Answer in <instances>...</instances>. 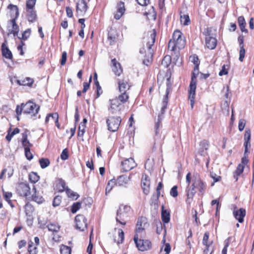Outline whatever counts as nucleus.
Wrapping results in <instances>:
<instances>
[{"mask_svg": "<svg viewBox=\"0 0 254 254\" xmlns=\"http://www.w3.org/2000/svg\"><path fill=\"white\" fill-rule=\"evenodd\" d=\"M251 138V130L249 128H246L244 135L245 141H250Z\"/></svg>", "mask_w": 254, "mask_h": 254, "instance_id": "0e129e2a", "label": "nucleus"}, {"mask_svg": "<svg viewBox=\"0 0 254 254\" xmlns=\"http://www.w3.org/2000/svg\"><path fill=\"white\" fill-rule=\"evenodd\" d=\"M76 228L81 231H84L87 228V220L83 215H77L75 218Z\"/></svg>", "mask_w": 254, "mask_h": 254, "instance_id": "f8f14e48", "label": "nucleus"}, {"mask_svg": "<svg viewBox=\"0 0 254 254\" xmlns=\"http://www.w3.org/2000/svg\"><path fill=\"white\" fill-rule=\"evenodd\" d=\"M191 180V174L188 173L186 176V182L188 186L186 188V193L187 198L186 202L188 204H190L192 200L193 196L195 194L194 189L198 190L200 194L202 195L204 193L206 188V184L201 180L198 174H194L192 180V186H190Z\"/></svg>", "mask_w": 254, "mask_h": 254, "instance_id": "f257e3e1", "label": "nucleus"}, {"mask_svg": "<svg viewBox=\"0 0 254 254\" xmlns=\"http://www.w3.org/2000/svg\"><path fill=\"white\" fill-rule=\"evenodd\" d=\"M129 181L130 177L126 175H121L115 181V183L116 186L124 187L127 185Z\"/></svg>", "mask_w": 254, "mask_h": 254, "instance_id": "4be33fe9", "label": "nucleus"}, {"mask_svg": "<svg viewBox=\"0 0 254 254\" xmlns=\"http://www.w3.org/2000/svg\"><path fill=\"white\" fill-rule=\"evenodd\" d=\"M19 129L18 128H15L14 130L11 132H10L9 131H8V133L7 135L6 136V139L8 141H10L12 138V137L15 134L18 133L19 132Z\"/></svg>", "mask_w": 254, "mask_h": 254, "instance_id": "ea45409f", "label": "nucleus"}, {"mask_svg": "<svg viewBox=\"0 0 254 254\" xmlns=\"http://www.w3.org/2000/svg\"><path fill=\"white\" fill-rule=\"evenodd\" d=\"M91 80H92V76L90 75V78H89V82H85L83 83V89L82 90V92L83 93H85L87 91V90L89 89V88L90 87V83L91 82Z\"/></svg>", "mask_w": 254, "mask_h": 254, "instance_id": "680f3d73", "label": "nucleus"}, {"mask_svg": "<svg viewBox=\"0 0 254 254\" xmlns=\"http://www.w3.org/2000/svg\"><path fill=\"white\" fill-rule=\"evenodd\" d=\"M22 143L24 148V150L29 149L32 146V144L27 139V132L25 131L22 134Z\"/></svg>", "mask_w": 254, "mask_h": 254, "instance_id": "b1692460", "label": "nucleus"}, {"mask_svg": "<svg viewBox=\"0 0 254 254\" xmlns=\"http://www.w3.org/2000/svg\"><path fill=\"white\" fill-rule=\"evenodd\" d=\"M30 34H31V29L29 28V29H26L25 31H24L23 32L21 37H18V38L19 39H21L23 40H26L30 36Z\"/></svg>", "mask_w": 254, "mask_h": 254, "instance_id": "49530a36", "label": "nucleus"}, {"mask_svg": "<svg viewBox=\"0 0 254 254\" xmlns=\"http://www.w3.org/2000/svg\"><path fill=\"white\" fill-rule=\"evenodd\" d=\"M162 139H155L154 145L152 147V151H158L161 152L162 151Z\"/></svg>", "mask_w": 254, "mask_h": 254, "instance_id": "7c9ffc66", "label": "nucleus"}, {"mask_svg": "<svg viewBox=\"0 0 254 254\" xmlns=\"http://www.w3.org/2000/svg\"><path fill=\"white\" fill-rule=\"evenodd\" d=\"M169 88H167L166 91V94L164 96L163 101H162V106L161 109V113L159 114L158 116V122L155 125V134L156 136H157L158 134L159 133V125L161 123L162 120L163 118V115L165 112V110L167 108L168 101V94H169Z\"/></svg>", "mask_w": 254, "mask_h": 254, "instance_id": "20e7f679", "label": "nucleus"}, {"mask_svg": "<svg viewBox=\"0 0 254 254\" xmlns=\"http://www.w3.org/2000/svg\"><path fill=\"white\" fill-rule=\"evenodd\" d=\"M24 112V104L22 103L20 106H17L16 109V113L17 115H20L22 112Z\"/></svg>", "mask_w": 254, "mask_h": 254, "instance_id": "338daca9", "label": "nucleus"}, {"mask_svg": "<svg viewBox=\"0 0 254 254\" xmlns=\"http://www.w3.org/2000/svg\"><path fill=\"white\" fill-rule=\"evenodd\" d=\"M150 184L149 177L146 175H143L142 177L141 186L145 194H148L149 192Z\"/></svg>", "mask_w": 254, "mask_h": 254, "instance_id": "6ab92c4d", "label": "nucleus"}, {"mask_svg": "<svg viewBox=\"0 0 254 254\" xmlns=\"http://www.w3.org/2000/svg\"><path fill=\"white\" fill-rule=\"evenodd\" d=\"M238 22L241 31L247 33L248 30L245 28L246 22L244 17L242 16H239L238 19Z\"/></svg>", "mask_w": 254, "mask_h": 254, "instance_id": "cd10ccee", "label": "nucleus"}, {"mask_svg": "<svg viewBox=\"0 0 254 254\" xmlns=\"http://www.w3.org/2000/svg\"><path fill=\"white\" fill-rule=\"evenodd\" d=\"M36 0H27L26 2L27 8L29 9H32L36 3Z\"/></svg>", "mask_w": 254, "mask_h": 254, "instance_id": "864d4df0", "label": "nucleus"}, {"mask_svg": "<svg viewBox=\"0 0 254 254\" xmlns=\"http://www.w3.org/2000/svg\"><path fill=\"white\" fill-rule=\"evenodd\" d=\"M122 169L124 172H127L136 166L132 158L126 159L122 162Z\"/></svg>", "mask_w": 254, "mask_h": 254, "instance_id": "2eb2a0df", "label": "nucleus"}, {"mask_svg": "<svg viewBox=\"0 0 254 254\" xmlns=\"http://www.w3.org/2000/svg\"><path fill=\"white\" fill-rule=\"evenodd\" d=\"M39 176L36 173L31 172L29 175V179L31 182L35 183L39 180Z\"/></svg>", "mask_w": 254, "mask_h": 254, "instance_id": "58836bf2", "label": "nucleus"}, {"mask_svg": "<svg viewBox=\"0 0 254 254\" xmlns=\"http://www.w3.org/2000/svg\"><path fill=\"white\" fill-rule=\"evenodd\" d=\"M233 207V214L234 217L239 223H243L246 214V210L242 208L238 209L236 205H234Z\"/></svg>", "mask_w": 254, "mask_h": 254, "instance_id": "4468645a", "label": "nucleus"}, {"mask_svg": "<svg viewBox=\"0 0 254 254\" xmlns=\"http://www.w3.org/2000/svg\"><path fill=\"white\" fill-rule=\"evenodd\" d=\"M168 49L171 51H175L178 49L173 39H171L168 43Z\"/></svg>", "mask_w": 254, "mask_h": 254, "instance_id": "3c124183", "label": "nucleus"}, {"mask_svg": "<svg viewBox=\"0 0 254 254\" xmlns=\"http://www.w3.org/2000/svg\"><path fill=\"white\" fill-rule=\"evenodd\" d=\"M39 163L42 169L47 167L50 165V161L47 158H42L40 159Z\"/></svg>", "mask_w": 254, "mask_h": 254, "instance_id": "c03bdc74", "label": "nucleus"}, {"mask_svg": "<svg viewBox=\"0 0 254 254\" xmlns=\"http://www.w3.org/2000/svg\"><path fill=\"white\" fill-rule=\"evenodd\" d=\"M67 59V53L66 52H64L62 53V59L61 61V64L62 65H64L65 64Z\"/></svg>", "mask_w": 254, "mask_h": 254, "instance_id": "774afa93", "label": "nucleus"}, {"mask_svg": "<svg viewBox=\"0 0 254 254\" xmlns=\"http://www.w3.org/2000/svg\"><path fill=\"white\" fill-rule=\"evenodd\" d=\"M67 195L68 197L72 198L73 199H77L79 197V195L76 192L71 190H68L67 191Z\"/></svg>", "mask_w": 254, "mask_h": 254, "instance_id": "13d9d810", "label": "nucleus"}, {"mask_svg": "<svg viewBox=\"0 0 254 254\" xmlns=\"http://www.w3.org/2000/svg\"><path fill=\"white\" fill-rule=\"evenodd\" d=\"M17 193L21 196L26 197L30 194V188L28 184L24 183L19 184L16 188Z\"/></svg>", "mask_w": 254, "mask_h": 254, "instance_id": "9b49d317", "label": "nucleus"}, {"mask_svg": "<svg viewBox=\"0 0 254 254\" xmlns=\"http://www.w3.org/2000/svg\"><path fill=\"white\" fill-rule=\"evenodd\" d=\"M172 38L175 42L179 50L184 48L185 45V40L184 38L182 36V34L180 31L176 30L173 33Z\"/></svg>", "mask_w": 254, "mask_h": 254, "instance_id": "9d476101", "label": "nucleus"}, {"mask_svg": "<svg viewBox=\"0 0 254 254\" xmlns=\"http://www.w3.org/2000/svg\"><path fill=\"white\" fill-rule=\"evenodd\" d=\"M240 50L239 52V61L241 62H243L244 60V58L245 55V50L244 49V46H242V47H240Z\"/></svg>", "mask_w": 254, "mask_h": 254, "instance_id": "603ef678", "label": "nucleus"}, {"mask_svg": "<svg viewBox=\"0 0 254 254\" xmlns=\"http://www.w3.org/2000/svg\"><path fill=\"white\" fill-rule=\"evenodd\" d=\"M156 32L154 29L148 33L143 38V47L139 50L141 54H144L143 64L147 66L152 62L153 50L151 49L155 41Z\"/></svg>", "mask_w": 254, "mask_h": 254, "instance_id": "f03ea898", "label": "nucleus"}, {"mask_svg": "<svg viewBox=\"0 0 254 254\" xmlns=\"http://www.w3.org/2000/svg\"><path fill=\"white\" fill-rule=\"evenodd\" d=\"M60 252L61 254H71V248L69 247L62 245L61 247Z\"/></svg>", "mask_w": 254, "mask_h": 254, "instance_id": "a18cd8bd", "label": "nucleus"}, {"mask_svg": "<svg viewBox=\"0 0 254 254\" xmlns=\"http://www.w3.org/2000/svg\"><path fill=\"white\" fill-rule=\"evenodd\" d=\"M9 6H12L16 10V17L8 22V35L12 34L14 37L17 36L19 31V26L16 23V19L17 18L19 13L18 7L16 5L10 4Z\"/></svg>", "mask_w": 254, "mask_h": 254, "instance_id": "39448f33", "label": "nucleus"}, {"mask_svg": "<svg viewBox=\"0 0 254 254\" xmlns=\"http://www.w3.org/2000/svg\"><path fill=\"white\" fill-rule=\"evenodd\" d=\"M80 207H81V203L80 202H77L74 203L71 206V211L72 213H76L77 212V211L79 209Z\"/></svg>", "mask_w": 254, "mask_h": 254, "instance_id": "8fccbe9b", "label": "nucleus"}, {"mask_svg": "<svg viewBox=\"0 0 254 254\" xmlns=\"http://www.w3.org/2000/svg\"><path fill=\"white\" fill-rule=\"evenodd\" d=\"M205 44L206 47L211 50L214 49L217 45V40L215 38L207 36L205 38Z\"/></svg>", "mask_w": 254, "mask_h": 254, "instance_id": "5701e85b", "label": "nucleus"}, {"mask_svg": "<svg viewBox=\"0 0 254 254\" xmlns=\"http://www.w3.org/2000/svg\"><path fill=\"white\" fill-rule=\"evenodd\" d=\"M116 185L115 181L114 180H111L108 182L106 188V194H107L109 193L114 186Z\"/></svg>", "mask_w": 254, "mask_h": 254, "instance_id": "a19ab883", "label": "nucleus"}, {"mask_svg": "<svg viewBox=\"0 0 254 254\" xmlns=\"http://www.w3.org/2000/svg\"><path fill=\"white\" fill-rule=\"evenodd\" d=\"M2 54L3 57L8 59H11L12 55L11 51L8 49L5 43H3L1 46Z\"/></svg>", "mask_w": 254, "mask_h": 254, "instance_id": "393cba45", "label": "nucleus"}, {"mask_svg": "<svg viewBox=\"0 0 254 254\" xmlns=\"http://www.w3.org/2000/svg\"><path fill=\"white\" fill-rule=\"evenodd\" d=\"M16 82L19 85L30 86L33 83V80L29 77H26L24 79L17 80Z\"/></svg>", "mask_w": 254, "mask_h": 254, "instance_id": "bb28decb", "label": "nucleus"}, {"mask_svg": "<svg viewBox=\"0 0 254 254\" xmlns=\"http://www.w3.org/2000/svg\"><path fill=\"white\" fill-rule=\"evenodd\" d=\"M148 226L146 218L141 217L138 219L136 228V234L135 235L139 236L140 238H143L145 236V229Z\"/></svg>", "mask_w": 254, "mask_h": 254, "instance_id": "6e6552de", "label": "nucleus"}, {"mask_svg": "<svg viewBox=\"0 0 254 254\" xmlns=\"http://www.w3.org/2000/svg\"><path fill=\"white\" fill-rule=\"evenodd\" d=\"M39 110L40 106L31 101L24 104V113L30 114L32 117H35Z\"/></svg>", "mask_w": 254, "mask_h": 254, "instance_id": "0eeeda50", "label": "nucleus"}, {"mask_svg": "<svg viewBox=\"0 0 254 254\" xmlns=\"http://www.w3.org/2000/svg\"><path fill=\"white\" fill-rule=\"evenodd\" d=\"M124 240V233L122 229L118 230V235L114 238V242L118 244L123 243Z\"/></svg>", "mask_w": 254, "mask_h": 254, "instance_id": "a878e982", "label": "nucleus"}, {"mask_svg": "<svg viewBox=\"0 0 254 254\" xmlns=\"http://www.w3.org/2000/svg\"><path fill=\"white\" fill-rule=\"evenodd\" d=\"M177 188H178L177 186H175L171 189L170 193L172 196H173L174 197H176L178 196V190H177Z\"/></svg>", "mask_w": 254, "mask_h": 254, "instance_id": "4d7b16f0", "label": "nucleus"}, {"mask_svg": "<svg viewBox=\"0 0 254 254\" xmlns=\"http://www.w3.org/2000/svg\"><path fill=\"white\" fill-rule=\"evenodd\" d=\"M61 200H62L61 196L58 195V196H56V197H55L54 200H53V206L54 207H56V206H58L60 205V204H61Z\"/></svg>", "mask_w": 254, "mask_h": 254, "instance_id": "5fc2aeb1", "label": "nucleus"}, {"mask_svg": "<svg viewBox=\"0 0 254 254\" xmlns=\"http://www.w3.org/2000/svg\"><path fill=\"white\" fill-rule=\"evenodd\" d=\"M68 158V153L67 149H64L63 150L61 154V158L63 160H65Z\"/></svg>", "mask_w": 254, "mask_h": 254, "instance_id": "e2e57ef3", "label": "nucleus"}, {"mask_svg": "<svg viewBox=\"0 0 254 254\" xmlns=\"http://www.w3.org/2000/svg\"><path fill=\"white\" fill-rule=\"evenodd\" d=\"M246 125V121L244 119H241L239 121L238 127L240 131L243 130Z\"/></svg>", "mask_w": 254, "mask_h": 254, "instance_id": "6e6d98bb", "label": "nucleus"}, {"mask_svg": "<svg viewBox=\"0 0 254 254\" xmlns=\"http://www.w3.org/2000/svg\"><path fill=\"white\" fill-rule=\"evenodd\" d=\"M118 85L120 92H127V91L129 90L130 87V85L128 83V79L125 78L119 80Z\"/></svg>", "mask_w": 254, "mask_h": 254, "instance_id": "f3484780", "label": "nucleus"}, {"mask_svg": "<svg viewBox=\"0 0 254 254\" xmlns=\"http://www.w3.org/2000/svg\"><path fill=\"white\" fill-rule=\"evenodd\" d=\"M121 103L117 98L110 99L108 106V111L112 114H116L121 110Z\"/></svg>", "mask_w": 254, "mask_h": 254, "instance_id": "ddd939ff", "label": "nucleus"}, {"mask_svg": "<svg viewBox=\"0 0 254 254\" xmlns=\"http://www.w3.org/2000/svg\"><path fill=\"white\" fill-rule=\"evenodd\" d=\"M180 21L181 24L185 26L188 25L190 22L189 16L188 14H182V12L180 13Z\"/></svg>", "mask_w": 254, "mask_h": 254, "instance_id": "2f4dec72", "label": "nucleus"}, {"mask_svg": "<svg viewBox=\"0 0 254 254\" xmlns=\"http://www.w3.org/2000/svg\"><path fill=\"white\" fill-rule=\"evenodd\" d=\"M199 74L198 66H194L193 70L192 72L191 82L190 85V88L196 89V77Z\"/></svg>", "mask_w": 254, "mask_h": 254, "instance_id": "aec40b11", "label": "nucleus"}, {"mask_svg": "<svg viewBox=\"0 0 254 254\" xmlns=\"http://www.w3.org/2000/svg\"><path fill=\"white\" fill-rule=\"evenodd\" d=\"M27 17L29 22H33L36 21L37 18L36 12L32 9H29L27 11Z\"/></svg>", "mask_w": 254, "mask_h": 254, "instance_id": "473e14b6", "label": "nucleus"}, {"mask_svg": "<svg viewBox=\"0 0 254 254\" xmlns=\"http://www.w3.org/2000/svg\"><path fill=\"white\" fill-rule=\"evenodd\" d=\"M154 165L153 160H151L150 159H148L145 164V167L146 169H147L148 170L152 169L153 168Z\"/></svg>", "mask_w": 254, "mask_h": 254, "instance_id": "052dcab7", "label": "nucleus"}, {"mask_svg": "<svg viewBox=\"0 0 254 254\" xmlns=\"http://www.w3.org/2000/svg\"><path fill=\"white\" fill-rule=\"evenodd\" d=\"M111 63L112 64V70L116 75L120 76L123 72L121 64L117 61L116 59H113Z\"/></svg>", "mask_w": 254, "mask_h": 254, "instance_id": "412c9836", "label": "nucleus"}, {"mask_svg": "<svg viewBox=\"0 0 254 254\" xmlns=\"http://www.w3.org/2000/svg\"><path fill=\"white\" fill-rule=\"evenodd\" d=\"M209 233L208 232L205 233L203 240H202V244L205 246H207L208 245L211 244V245H212L213 242L212 241H209Z\"/></svg>", "mask_w": 254, "mask_h": 254, "instance_id": "79ce46f5", "label": "nucleus"}, {"mask_svg": "<svg viewBox=\"0 0 254 254\" xmlns=\"http://www.w3.org/2000/svg\"><path fill=\"white\" fill-rule=\"evenodd\" d=\"M171 62V58L170 56H166L162 61V64L164 67H168Z\"/></svg>", "mask_w": 254, "mask_h": 254, "instance_id": "37998d69", "label": "nucleus"}, {"mask_svg": "<svg viewBox=\"0 0 254 254\" xmlns=\"http://www.w3.org/2000/svg\"><path fill=\"white\" fill-rule=\"evenodd\" d=\"M121 122V119L120 117H111L108 118L106 121L108 129L113 132L118 130Z\"/></svg>", "mask_w": 254, "mask_h": 254, "instance_id": "1a4fd4ad", "label": "nucleus"}, {"mask_svg": "<svg viewBox=\"0 0 254 254\" xmlns=\"http://www.w3.org/2000/svg\"><path fill=\"white\" fill-rule=\"evenodd\" d=\"M228 66L226 65H223L222 68V69L220 71L219 73V76H222L223 75H226L228 73Z\"/></svg>", "mask_w": 254, "mask_h": 254, "instance_id": "69168bd1", "label": "nucleus"}, {"mask_svg": "<svg viewBox=\"0 0 254 254\" xmlns=\"http://www.w3.org/2000/svg\"><path fill=\"white\" fill-rule=\"evenodd\" d=\"M140 238L139 236L134 235L133 240L136 246L139 251L144 252L151 249L152 244L151 242L148 240H143Z\"/></svg>", "mask_w": 254, "mask_h": 254, "instance_id": "423d86ee", "label": "nucleus"}, {"mask_svg": "<svg viewBox=\"0 0 254 254\" xmlns=\"http://www.w3.org/2000/svg\"><path fill=\"white\" fill-rule=\"evenodd\" d=\"M4 197L5 200L9 204L11 207H13L11 201L10 200L12 197V193L10 192H3Z\"/></svg>", "mask_w": 254, "mask_h": 254, "instance_id": "de8ad7c7", "label": "nucleus"}, {"mask_svg": "<svg viewBox=\"0 0 254 254\" xmlns=\"http://www.w3.org/2000/svg\"><path fill=\"white\" fill-rule=\"evenodd\" d=\"M47 228L50 231L57 232L59 231L60 227L57 224L51 223L47 225Z\"/></svg>", "mask_w": 254, "mask_h": 254, "instance_id": "e433bc0d", "label": "nucleus"}, {"mask_svg": "<svg viewBox=\"0 0 254 254\" xmlns=\"http://www.w3.org/2000/svg\"><path fill=\"white\" fill-rule=\"evenodd\" d=\"M161 218L162 221L165 223H167L170 220V213L167 210L164 209V206H162Z\"/></svg>", "mask_w": 254, "mask_h": 254, "instance_id": "c85d7f7f", "label": "nucleus"}, {"mask_svg": "<svg viewBox=\"0 0 254 254\" xmlns=\"http://www.w3.org/2000/svg\"><path fill=\"white\" fill-rule=\"evenodd\" d=\"M213 250L214 248L213 246L211 245V244H209L207 246L205 247L203 253L204 254H211L213 252Z\"/></svg>", "mask_w": 254, "mask_h": 254, "instance_id": "09e8293b", "label": "nucleus"}, {"mask_svg": "<svg viewBox=\"0 0 254 254\" xmlns=\"http://www.w3.org/2000/svg\"><path fill=\"white\" fill-rule=\"evenodd\" d=\"M87 10V5L84 0H79L76 3V12L78 16H83Z\"/></svg>", "mask_w": 254, "mask_h": 254, "instance_id": "dca6fc26", "label": "nucleus"}, {"mask_svg": "<svg viewBox=\"0 0 254 254\" xmlns=\"http://www.w3.org/2000/svg\"><path fill=\"white\" fill-rule=\"evenodd\" d=\"M85 125L84 124H80L78 128V135L83 136L85 132Z\"/></svg>", "mask_w": 254, "mask_h": 254, "instance_id": "bf43d9fd", "label": "nucleus"}, {"mask_svg": "<svg viewBox=\"0 0 254 254\" xmlns=\"http://www.w3.org/2000/svg\"><path fill=\"white\" fill-rule=\"evenodd\" d=\"M165 241V237H164L162 241V243L163 245L161 247L160 251L161 252H164V254H169L171 251V246L169 243H166Z\"/></svg>", "mask_w": 254, "mask_h": 254, "instance_id": "c756f323", "label": "nucleus"}, {"mask_svg": "<svg viewBox=\"0 0 254 254\" xmlns=\"http://www.w3.org/2000/svg\"><path fill=\"white\" fill-rule=\"evenodd\" d=\"M125 10L126 9L124 2L120 1L117 4V11L114 14V18L117 20L120 19L124 14Z\"/></svg>", "mask_w": 254, "mask_h": 254, "instance_id": "a211bd4d", "label": "nucleus"}, {"mask_svg": "<svg viewBox=\"0 0 254 254\" xmlns=\"http://www.w3.org/2000/svg\"><path fill=\"white\" fill-rule=\"evenodd\" d=\"M195 89H193L192 90V89L190 88V91H189V99L190 100L191 107L192 109L193 107V104L194 103V97H195Z\"/></svg>", "mask_w": 254, "mask_h": 254, "instance_id": "c9c22d12", "label": "nucleus"}, {"mask_svg": "<svg viewBox=\"0 0 254 254\" xmlns=\"http://www.w3.org/2000/svg\"><path fill=\"white\" fill-rule=\"evenodd\" d=\"M131 211V208L128 205H121L119 207L117 213L116 221L122 225H125L126 220L128 217Z\"/></svg>", "mask_w": 254, "mask_h": 254, "instance_id": "7ed1b4c3", "label": "nucleus"}, {"mask_svg": "<svg viewBox=\"0 0 254 254\" xmlns=\"http://www.w3.org/2000/svg\"><path fill=\"white\" fill-rule=\"evenodd\" d=\"M121 94L118 96V98H116L118 99L119 102H121L122 103H124L126 102L128 99V94L127 92H121Z\"/></svg>", "mask_w": 254, "mask_h": 254, "instance_id": "f704fd0d", "label": "nucleus"}, {"mask_svg": "<svg viewBox=\"0 0 254 254\" xmlns=\"http://www.w3.org/2000/svg\"><path fill=\"white\" fill-rule=\"evenodd\" d=\"M244 169V165L240 164L238 166L234 174V178L236 179V181H237L238 179V176L243 172Z\"/></svg>", "mask_w": 254, "mask_h": 254, "instance_id": "72a5a7b5", "label": "nucleus"}, {"mask_svg": "<svg viewBox=\"0 0 254 254\" xmlns=\"http://www.w3.org/2000/svg\"><path fill=\"white\" fill-rule=\"evenodd\" d=\"M28 251L29 254H37V248L34 246V243L32 241L29 242Z\"/></svg>", "mask_w": 254, "mask_h": 254, "instance_id": "4c0bfd02", "label": "nucleus"}]
</instances>
